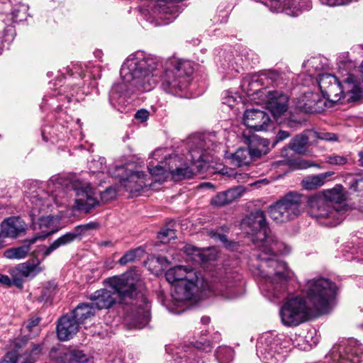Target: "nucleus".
Returning a JSON list of instances; mask_svg holds the SVG:
<instances>
[{
    "mask_svg": "<svg viewBox=\"0 0 363 363\" xmlns=\"http://www.w3.org/2000/svg\"><path fill=\"white\" fill-rule=\"evenodd\" d=\"M241 225L247 234L252 235V241L257 248V259L250 266L253 274L260 277L262 294L271 301L284 298L287 295L288 280L294 274L284 262L277 258V255L288 254L289 247L268 235L265 215L261 210L252 212Z\"/></svg>",
    "mask_w": 363,
    "mask_h": 363,
    "instance_id": "1",
    "label": "nucleus"
},
{
    "mask_svg": "<svg viewBox=\"0 0 363 363\" xmlns=\"http://www.w3.org/2000/svg\"><path fill=\"white\" fill-rule=\"evenodd\" d=\"M48 185L50 195L40 191H33L29 196L33 215L49 208L52 201L57 206H67L73 211L89 213L99 205V198L106 202L116 195V191L111 188H107L99 194L89 182H71L59 176L51 177Z\"/></svg>",
    "mask_w": 363,
    "mask_h": 363,
    "instance_id": "2",
    "label": "nucleus"
},
{
    "mask_svg": "<svg viewBox=\"0 0 363 363\" xmlns=\"http://www.w3.org/2000/svg\"><path fill=\"white\" fill-rule=\"evenodd\" d=\"M112 290L100 289L90 296L94 308H108L117 302L129 303L133 307V314L130 327L141 329L150 319V306L143 283L135 272H129L121 277H113L107 280Z\"/></svg>",
    "mask_w": 363,
    "mask_h": 363,
    "instance_id": "3",
    "label": "nucleus"
},
{
    "mask_svg": "<svg viewBox=\"0 0 363 363\" xmlns=\"http://www.w3.org/2000/svg\"><path fill=\"white\" fill-rule=\"evenodd\" d=\"M209 140L201 137H192L188 141V152L186 160L177 155H166L165 149L155 150L149 158L150 174L156 182H164L169 178L175 181L191 179L204 169L209 161L207 150L210 148Z\"/></svg>",
    "mask_w": 363,
    "mask_h": 363,
    "instance_id": "4",
    "label": "nucleus"
},
{
    "mask_svg": "<svg viewBox=\"0 0 363 363\" xmlns=\"http://www.w3.org/2000/svg\"><path fill=\"white\" fill-rule=\"evenodd\" d=\"M159 60L143 52L130 55L121 69V81L109 93L110 104L123 113L127 99L136 91H149L159 81Z\"/></svg>",
    "mask_w": 363,
    "mask_h": 363,
    "instance_id": "5",
    "label": "nucleus"
},
{
    "mask_svg": "<svg viewBox=\"0 0 363 363\" xmlns=\"http://www.w3.org/2000/svg\"><path fill=\"white\" fill-rule=\"evenodd\" d=\"M168 282L174 284L172 297L177 304L192 299L199 291L208 289L201 276L193 268L178 265L165 273Z\"/></svg>",
    "mask_w": 363,
    "mask_h": 363,
    "instance_id": "6",
    "label": "nucleus"
},
{
    "mask_svg": "<svg viewBox=\"0 0 363 363\" xmlns=\"http://www.w3.org/2000/svg\"><path fill=\"white\" fill-rule=\"evenodd\" d=\"M318 85L323 99L314 98L306 103L300 104L298 107L303 113H322L325 111V108L333 107L338 102L342 94L343 98L347 101L344 84H341L335 76L328 73L320 74Z\"/></svg>",
    "mask_w": 363,
    "mask_h": 363,
    "instance_id": "7",
    "label": "nucleus"
},
{
    "mask_svg": "<svg viewBox=\"0 0 363 363\" xmlns=\"http://www.w3.org/2000/svg\"><path fill=\"white\" fill-rule=\"evenodd\" d=\"M336 284L328 278L316 277L308 279L302 288L306 303L318 314L327 312L337 292Z\"/></svg>",
    "mask_w": 363,
    "mask_h": 363,
    "instance_id": "8",
    "label": "nucleus"
},
{
    "mask_svg": "<svg viewBox=\"0 0 363 363\" xmlns=\"http://www.w3.org/2000/svg\"><path fill=\"white\" fill-rule=\"evenodd\" d=\"M194 71L193 62L190 61L179 59L168 60L162 77V89L174 95L184 91L190 84Z\"/></svg>",
    "mask_w": 363,
    "mask_h": 363,
    "instance_id": "9",
    "label": "nucleus"
},
{
    "mask_svg": "<svg viewBox=\"0 0 363 363\" xmlns=\"http://www.w3.org/2000/svg\"><path fill=\"white\" fill-rule=\"evenodd\" d=\"M308 213L321 224L333 227L344 220V208H335L320 194H315L308 199Z\"/></svg>",
    "mask_w": 363,
    "mask_h": 363,
    "instance_id": "10",
    "label": "nucleus"
},
{
    "mask_svg": "<svg viewBox=\"0 0 363 363\" xmlns=\"http://www.w3.org/2000/svg\"><path fill=\"white\" fill-rule=\"evenodd\" d=\"M303 196L290 192L269 207L270 218L278 223L289 221L301 214L304 209Z\"/></svg>",
    "mask_w": 363,
    "mask_h": 363,
    "instance_id": "11",
    "label": "nucleus"
},
{
    "mask_svg": "<svg viewBox=\"0 0 363 363\" xmlns=\"http://www.w3.org/2000/svg\"><path fill=\"white\" fill-rule=\"evenodd\" d=\"M289 340L284 335L267 332L260 335L257 343L258 357L267 363H278L283 359L284 350Z\"/></svg>",
    "mask_w": 363,
    "mask_h": 363,
    "instance_id": "12",
    "label": "nucleus"
},
{
    "mask_svg": "<svg viewBox=\"0 0 363 363\" xmlns=\"http://www.w3.org/2000/svg\"><path fill=\"white\" fill-rule=\"evenodd\" d=\"M315 315L317 313L301 296L288 299L279 311L281 323L289 327L297 326Z\"/></svg>",
    "mask_w": 363,
    "mask_h": 363,
    "instance_id": "13",
    "label": "nucleus"
},
{
    "mask_svg": "<svg viewBox=\"0 0 363 363\" xmlns=\"http://www.w3.org/2000/svg\"><path fill=\"white\" fill-rule=\"evenodd\" d=\"M342 72L344 89L347 101H357L363 98V62L359 67H355L354 62L349 60L340 62L339 65Z\"/></svg>",
    "mask_w": 363,
    "mask_h": 363,
    "instance_id": "14",
    "label": "nucleus"
},
{
    "mask_svg": "<svg viewBox=\"0 0 363 363\" xmlns=\"http://www.w3.org/2000/svg\"><path fill=\"white\" fill-rule=\"evenodd\" d=\"M280 75L277 72L267 74H254L245 77L240 84L242 90L250 97V100L260 101L262 94H265L269 85L279 84Z\"/></svg>",
    "mask_w": 363,
    "mask_h": 363,
    "instance_id": "15",
    "label": "nucleus"
},
{
    "mask_svg": "<svg viewBox=\"0 0 363 363\" xmlns=\"http://www.w3.org/2000/svg\"><path fill=\"white\" fill-rule=\"evenodd\" d=\"M363 354V346L358 340H344L332 348L325 357L326 363H359Z\"/></svg>",
    "mask_w": 363,
    "mask_h": 363,
    "instance_id": "16",
    "label": "nucleus"
},
{
    "mask_svg": "<svg viewBox=\"0 0 363 363\" xmlns=\"http://www.w3.org/2000/svg\"><path fill=\"white\" fill-rule=\"evenodd\" d=\"M93 225V223L78 225L74 228L73 231L64 234L57 240H54L49 246L45 245H38L37 249L33 252V255L35 257V258H38V256H41V259H39L42 262L52 252L57 250L60 247L67 245L74 242L76 239L82 235L84 232L91 229Z\"/></svg>",
    "mask_w": 363,
    "mask_h": 363,
    "instance_id": "17",
    "label": "nucleus"
},
{
    "mask_svg": "<svg viewBox=\"0 0 363 363\" xmlns=\"http://www.w3.org/2000/svg\"><path fill=\"white\" fill-rule=\"evenodd\" d=\"M108 173L116 178H119L121 185L130 194L138 193L148 185L144 172H132L128 174L125 165L116 166L114 169L108 170Z\"/></svg>",
    "mask_w": 363,
    "mask_h": 363,
    "instance_id": "18",
    "label": "nucleus"
},
{
    "mask_svg": "<svg viewBox=\"0 0 363 363\" xmlns=\"http://www.w3.org/2000/svg\"><path fill=\"white\" fill-rule=\"evenodd\" d=\"M289 97L281 91H268L262 94V99L256 104L263 106L271 113H285L289 108Z\"/></svg>",
    "mask_w": 363,
    "mask_h": 363,
    "instance_id": "19",
    "label": "nucleus"
},
{
    "mask_svg": "<svg viewBox=\"0 0 363 363\" xmlns=\"http://www.w3.org/2000/svg\"><path fill=\"white\" fill-rule=\"evenodd\" d=\"M80 325L69 314L62 315L56 327L57 337L61 341L72 339L79 331Z\"/></svg>",
    "mask_w": 363,
    "mask_h": 363,
    "instance_id": "20",
    "label": "nucleus"
},
{
    "mask_svg": "<svg viewBox=\"0 0 363 363\" xmlns=\"http://www.w3.org/2000/svg\"><path fill=\"white\" fill-rule=\"evenodd\" d=\"M26 230V223L18 216L7 218L1 223V231L6 238H16L24 235Z\"/></svg>",
    "mask_w": 363,
    "mask_h": 363,
    "instance_id": "21",
    "label": "nucleus"
},
{
    "mask_svg": "<svg viewBox=\"0 0 363 363\" xmlns=\"http://www.w3.org/2000/svg\"><path fill=\"white\" fill-rule=\"evenodd\" d=\"M183 250L189 259L199 264L216 260L218 257V250L215 247L200 249L191 245H186Z\"/></svg>",
    "mask_w": 363,
    "mask_h": 363,
    "instance_id": "22",
    "label": "nucleus"
},
{
    "mask_svg": "<svg viewBox=\"0 0 363 363\" xmlns=\"http://www.w3.org/2000/svg\"><path fill=\"white\" fill-rule=\"evenodd\" d=\"M60 218L54 216H48L41 217L38 219V227L41 230L40 233L30 238V243H35L38 240H44L47 237L58 231L57 225L60 222Z\"/></svg>",
    "mask_w": 363,
    "mask_h": 363,
    "instance_id": "23",
    "label": "nucleus"
},
{
    "mask_svg": "<svg viewBox=\"0 0 363 363\" xmlns=\"http://www.w3.org/2000/svg\"><path fill=\"white\" fill-rule=\"evenodd\" d=\"M56 352H51L52 358H55L57 363H94L92 357L83 350H72L67 352H60L57 357Z\"/></svg>",
    "mask_w": 363,
    "mask_h": 363,
    "instance_id": "24",
    "label": "nucleus"
},
{
    "mask_svg": "<svg viewBox=\"0 0 363 363\" xmlns=\"http://www.w3.org/2000/svg\"><path fill=\"white\" fill-rule=\"evenodd\" d=\"M245 191V188L242 186H237L225 191L216 194L212 198L211 203L216 206H223L238 199Z\"/></svg>",
    "mask_w": 363,
    "mask_h": 363,
    "instance_id": "25",
    "label": "nucleus"
},
{
    "mask_svg": "<svg viewBox=\"0 0 363 363\" xmlns=\"http://www.w3.org/2000/svg\"><path fill=\"white\" fill-rule=\"evenodd\" d=\"M320 195L324 196L332 206H335V208H344V218L345 217L348 206L345 203V195L342 186H336L332 189L324 191Z\"/></svg>",
    "mask_w": 363,
    "mask_h": 363,
    "instance_id": "26",
    "label": "nucleus"
},
{
    "mask_svg": "<svg viewBox=\"0 0 363 363\" xmlns=\"http://www.w3.org/2000/svg\"><path fill=\"white\" fill-rule=\"evenodd\" d=\"M222 111L223 112H238L239 113H266L263 111H259L256 108H245V104L241 101H237L233 96H228L224 99L222 103Z\"/></svg>",
    "mask_w": 363,
    "mask_h": 363,
    "instance_id": "27",
    "label": "nucleus"
},
{
    "mask_svg": "<svg viewBox=\"0 0 363 363\" xmlns=\"http://www.w3.org/2000/svg\"><path fill=\"white\" fill-rule=\"evenodd\" d=\"M244 124L256 131L267 130L272 125L269 115H244Z\"/></svg>",
    "mask_w": 363,
    "mask_h": 363,
    "instance_id": "28",
    "label": "nucleus"
},
{
    "mask_svg": "<svg viewBox=\"0 0 363 363\" xmlns=\"http://www.w3.org/2000/svg\"><path fill=\"white\" fill-rule=\"evenodd\" d=\"M40 264L41 260L35 258L18 264L16 269L21 276L33 278L44 270Z\"/></svg>",
    "mask_w": 363,
    "mask_h": 363,
    "instance_id": "29",
    "label": "nucleus"
},
{
    "mask_svg": "<svg viewBox=\"0 0 363 363\" xmlns=\"http://www.w3.org/2000/svg\"><path fill=\"white\" fill-rule=\"evenodd\" d=\"M269 142L268 140L252 135L249 139V149L255 159L267 154L269 151Z\"/></svg>",
    "mask_w": 363,
    "mask_h": 363,
    "instance_id": "30",
    "label": "nucleus"
},
{
    "mask_svg": "<svg viewBox=\"0 0 363 363\" xmlns=\"http://www.w3.org/2000/svg\"><path fill=\"white\" fill-rule=\"evenodd\" d=\"M333 172H328L317 175H312L305 177L302 180V186L305 189L313 190L323 186L327 179L333 175Z\"/></svg>",
    "mask_w": 363,
    "mask_h": 363,
    "instance_id": "31",
    "label": "nucleus"
},
{
    "mask_svg": "<svg viewBox=\"0 0 363 363\" xmlns=\"http://www.w3.org/2000/svg\"><path fill=\"white\" fill-rule=\"evenodd\" d=\"M72 316L79 325L95 315V309L92 307L91 303H82L69 314Z\"/></svg>",
    "mask_w": 363,
    "mask_h": 363,
    "instance_id": "32",
    "label": "nucleus"
},
{
    "mask_svg": "<svg viewBox=\"0 0 363 363\" xmlns=\"http://www.w3.org/2000/svg\"><path fill=\"white\" fill-rule=\"evenodd\" d=\"M236 284L223 279L220 284L214 286V294L217 296H221L225 298H233L239 296L237 291Z\"/></svg>",
    "mask_w": 363,
    "mask_h": 363,
    "instance_id": "33",
    "label": "nucleus"
},
{
    "mask_svg": "<svg viewBox=\"0 0 363 363\" xmlns=\"http://www.w3.org/2000/svg\"><path fill=\"white\" fill-rule=\"evenodd\" d=\"M33 244L30 243V239H29L21 246L6 250L4 252V256L8 259H19L25 258L30 252V246Z\"/></svg>",
    "mask_w": 363,
    "mask_h": 363,
    "instance_id": "34",
    "label": "nucleus"
},
{
    "mask_svg": "<svg viewBox=\"0 0 363 363\" xmlns=\"http://www.w3.org/2000/svg\"><path fill=\"white\" fill-rule=\"evenodd\" d=\"M231 159L233 163L238 167L248 165L254 160L249 147L239 148L232 155Z\"/></svg>",
    "mask_w": 363,
    "mask_h": 363,
    "instance_id": "35",
    "label": "nucleus"
},
{
    "mask_svg": "<svg viewBox=\"0 0 363 363\" xmlns=\"http://www.w3.org/2000/svg\"><path fill=\"white\" fill-rule=\"evenodd\" d=\"M308 137L305 134L296 135L290 142L289 147L295 152L303 155L306 152Z\"/></svg>",
    "mask_w": 363,
    "mask_h": 363,
    "instance_id": "36",
    "label": "nucleus"
},
{
    "mask_svg": "<svg viewBox=\"0 0 363 363\" xmlns=\"http://www.w3.org/2000/svg\"><path fill=\"white\" fill-rule=\"evenodd\" d=\"M186 350L180 352H176L174 361L176 363H199L196 359L195 349L186 347Z\"/></svg>",
    "mask_w": 363,
    "mask_h": 363,
    "instance_id": "37",
    "label": "nucleus"
},
{
    "mask_svg": "<svg viewBox=\"0 0 363 363\" xmlns=\"http://www.w3.org/2000/svg\"><path fill=\"white\" fill-rule=\"evenodd\" d=\"M216 357L219 363H230L234 357V352L229 347H219L216 352Z\"/></svg>",
    "mask_w": 363,
    "mask_h": 363,
    "instance_id": "38",
    "label": "nucleus"
},
{
    "mask_svg": "<svg viewBox=\"0 0 363 363\" xmlns=\"http://www.w3.org/2000/svg\"><path fill=\"white\" fill-rule=\"evenodd\" d=\"M105 159L104 157H99L98 160H93L89 162V169L93 174L104 173L106 167L105 165Z\"/></svg>",
    "mask_w": 363,
    "mask_h": 363,
    "instance_id": "39",
    "label": "nucleus"
},
{
    "mask_svg": "<svg viewBox=\"0 0 363 363\" xmlns=\"http://www.w3.org/2000/svg\"><path fill=\"white\" fill-rule=\"evenodd\" d=\"M40 318H32L28 320L26 326L24 327V330H27L30 333V337L37 335L40 332L39 323Z\"/></svg>",
    "mask_w": 363,
    "mask_h": 363,
    "instance_id": "40",
    "label": "nucleus"
},
{
    "mask_svg": "<svg viewBox=\"0 0 363 363\" xmlns=\"http://www.w3.org/2000/svg\"><path fill=\"white\" fill-rule=\"evenodd\" d=\"M141 250L138 249L131 250L127 252L123 256L118 260V262L121 265H125L129 262H133L138 256Z\"/></svg>",
    "mask_w": 363,
    "mask_h": 363,
    "instance_id": "41",
    "label": "nucleus"
},
{
    "mask_svg": "<svg viewBox=\"0 0 363 363\" xmlns=\"http://www.w3.org/2000/svg\"><path fill=\"white\" fill-rule=\"evenodd\" d=\"M175 237L176 234L174 230L169 228L161 230L157 235L158 239L162 243H167Z\"/></svg>",
    "mask_w": 363,
    "mask_h": 363,
    "instance_id": "42",
    "label": "nucleus"
},
{
    "mask_svg": "<svg viewBox=\"0 0 363 363\" xmlns=\"http://www.w3.org/2000/svg\"><path fill=\"white\" fill-rule=\"evenodd\" d=\"M300 115H289L287 119V126L291 128H297L303 125L306 119L299 117Z\"/></svg>",
    "mask_w": 363,
    "mask_h": 363,
    "instance_id": "43",
    "label": "nucleus"
},
{
    "mask_svg": "<svg viewBox=\"0 0 363 363\" xmlns=\"http://www.w3.org/2000/svg\"><path fill=\"white\" fill-rule=\"evenodd\" d=\"M326 162L330 164L343 165L348 161V158L338 155H331L325 158Z\"/></svg>",
    "mask_w": 363,
    "mask_h": 363,
    "instance_id": "44",
    "label": "nucleus"
},
{
    "mask_svg": "<svg viewBox=\"0 0 363 363\" xmlns=\"http://www.w3.org/2000/svg\"><path fill=\"white\" fill-rule=\"evenodd\" d=\"M294 166L299 169H305L311 167H316L320 168V166L313 161L299 158L295 160Z\"/></svg>",
    "mask_w": 363,
    "mask_h": 363,
    "instance_id": "45",
    "label": "nucleus"
},
{
    "mask_svg": "<svg viewBox=\"0 0 363 363\" xmlns=\"http://www.w3.org/2000/svg\"><path fill=\"white\" fill-rule=\"evenodd\" d=\"M18 359V353L16 351H9L0 359V363H16Z\"/></svg>",
    "mask_w": 363,
    "mask_h": 363,
    "instance_id": "46",
    "label": "nucleus"
},
{
    "mask_svg": "<svg viewBox=\"0 0 363 363\" xmlns=\"http://www.w3.org/2000/svg\"><path fill=\"white\" fill-rule=\"evenodd\" d=\"M315 136L322 140L325 141H336L337 140V135L333 133H314Z\"/></svg>",
    "mask_w": 363,
    "mask_h": 363,
    "instance_id": "47",
    "label": "nucleus"
},
{
    "mask_svg": "<svg viewBox=\"0 0 363 363\" xmlns=\"http://www.w3.org/2000/svg\"><path fill=\"white\" fill-rule=\"evenodd\" d=\"M27 343V340L26 339H16L13 341L12 347L13 350L11 351H16V353H18V350L23 347Z\"/></svg>",
    "mask_w": 363,
    "mask_h": 363,
    "instance_id": "48",
    "label": "nucleus"
},
{
    "mask_svg": "<svg viewBox=\"0 0 363 363\" xmlns=\"http://www.w3.org/2000/svg\"><path fill=\"white\" fill-rule=\"evenodd\" d=\"M323 5L328 6H341L345 4V0H319Z\"/></svg>",
    "mask_w": 363,
    "mask_h": 363,
    "instance_id": "49",
    "label": "nucleus"
},
{
    "mask_svg": "<svg viewBox=\"0 0 363 363\" xmlns=\"http://www.w3.org/2000/svg\"><path fill=\"white\" fill-rule=\"evenodd\" d=\"M195 347L199 350H204L206 352H210L211 350V345L209 344V342H207V343L196 342Z\"/></svg>",
    "mask_w": 363,
    "mask_h": 363,
    "instance_id": "50",
    "label": "nucleus"
},
{
    "mask_svg": "<svg viewBox=\"0 0 363 363\" xmlns=\"http://www.w3.org/2000/svg\"><path fill=\"white\" fill-rule=\"evenodd\" d=\"M289 137V133L285 130H279L276 137V143L285 140Z\"/></svg>",
    "mask_w": 363,
    "mask_h": 363,
    "instance_id": "51",
    "label": "nucleus"
},
{
    "mask_svg": "<svg viewBox=\"0 0 363 363\" xmlns=\"http://www.w3.org/2000/svg\"><path fill=\"white\" fill-rule=\"evenodd\" d=\"M0 284L11 286L12 282L7 275L0 274Z\"/></svg>",
    "mask_w": 363,
    "mask_h": 363,
    "instance_id": "52",
    "label": "nucleus"
},
{
    "mask_svg": "<svg viewBox=\"0 0 363 363\" xmlns=\"http://www.w3.org/2000/svg\"><path fill=\"white\" fill-rule=\"evenodd\" d=\"M148 119V115H135L134 123H145Z\"/></svg>",
    "mask_w": 363,
    "mask_h": 363,
    "instance_id": "53",
    "label": "nucleus"
},
{
    "mask_svg": "<svg viewBox=\"0 0 363 363\" xmlns=\"http://www.w3.org/2000/svg\"><path fill=\"white\" fill-rule=\"evenodd\" d=\"M156 111H158V109L155 106H152L150 110H147V109H145V108H140V109L138 110L135 113H138V114H140V113H150L151 112L154 113V112H156Z\"/></svg>",
    "mask_w": 363,
    "mask_h": 363,
    "instance_id": "54",
    "label": "nucleus"
},
{
    "mask_svg": "<svg viewBox=\"0 0 363 363\" xmlns=\"http://www.w3.org/2000/svg\"><path fill=\"white\" fill-rule=\"evenodd\" d=\"M21 9H15L12 14H13V18L15 21H22L23 18L25 17V14L22 16H19V12Z\"/></svg>",
    "mask_w": 363,
    "mask_h": 363,
    "instance_id": "55",
    "label": "nucleus"
},
{
    "mask_svg": "<svg viewBox=\"0 0 363 363\" xmlns=\"http://www.w3.org/2000/svg\"><path fill=\"white\" fill-rule=\"evenodd\" d=\"M6 237L2 234L1 231L0 232V248L4 247L6 245Z\"/></svg>",
    "mask_w": 363,
    "mask_h": 363,
    "instance_id": "56",
    "label": "nucleus"
},
{
    "mask_svg": "<svg viewBox=\"0 0 363 363\" xmlns=\"http://www.w3.org/2000/svg\"><path fill=\"white\" fill-rule=\"evenodd\" d=\"M316 59L315 58H311V60H308L307 62H304L303 65L304 67H306L308 65H314L315 63Z\"/></svg>",
    "mask_w": 363,
    "mask_h": 363,
    "instance_id": "57",
    "label": "nucleus"
},
{
    "mask_svg": "<svg viewBox=\"0 0 363 363\" xmlns=\"http://www.w3.org/2000/svg\"><path fill=\"white\" fill-rule=\"evenodd\" d=\"M218 238L224 244H225L228 242V240H227V238L225 235H218Z\"/></svg>",
    "mask_w": 363,
    "mask_h": 363,
    "instance_id": "58",
    "label": "nucleus"
},
{
    "mask_svg": "<svg viewBox=\"0 0 363 363\" xmlns=\"http://www.w3.org/2000/svg\"><path fill=\"white\" fill-rule=\"evenodd\" d=\"M39 352H40L39 346L34 345L33 350H32V353L34 354H38Z\"/></svg>",
    "mask_w": 363,
    "mask_h": 363,
    "instance_id": "59",
    "label": "nucleus"
},
{
    "mask_svg": "<svg viewBox=\"0 0 363 363\" xmlns=\"http://www.w3.org/2000/svg\"><path fill=\"white\" fill-rule=\"evenodd\" d=\"M201 187H208V188H213V186L209 183V182H206V183H203L202 184H201L200 186Z\"/></svg>",
    "mask_w": 363,
    "mask_h": 363,
    "instance_id": "60",
    "label": "nucleus"
},
{
    "mask_svg": "<svg viewBox=\"0 0 363 363\" xmlns=\"http://www.w3.org/2000/svg\"><path fill=\"white\" fill-rule=\"evenodd\" d=\"M201 321H202L203 323L207 324V323H208V322H209V318H208V317L202 318Z\"/></svg>",
    "mask_w": 363,
    "mask_h": 363,
    "instance_id": "61",
    "label": "nucleus"
},
{
    "mask_svg": "<svg viewBox=\"0 0 363 363\" xmlns=\"http://www.w3.org/2000/svg\"><path fill=\"white\" fill-rule=\"evenodd\" d=\"M359 183H363V178H360L359 179H357V180L355 182V184H356L357 186H358Z\"/></svg>",
    "mask_w": 363,
    "mask_h": 363,
    "instance_id": "62",
    "label": "nucleus"
},
{
    "mask_svg": "<svg viewBox=\"0 0 363 363\" xmlns=\"http://www.w3.org/2000/svg\"><path fill=\"white\" fill-rule=\"evenodd\" d=\"M359 157H360L359 160L361 162L362 166L363 167V152L359 154Z\"/></svg>",
    "mask_w": 363,
    "mask_h": 363,
    "instance_id": "63",
    "label": "nucleus"
},
{
    "mask_svg": "<svg viewBox=\"0 0 363 363\" xmlns=\"http://www.w3.org/2000/svg\"><path fill=\"white\" fill-rule=\"evenodd\" d=\"M34 362H35V359H29L28 361H25V362H22V363H34Z\"/></svg>",
    "mask_w": 363,
    "mask_h": 363,
    "instance_id": "64",
    "label": "nucleus"
}]
</instances>
